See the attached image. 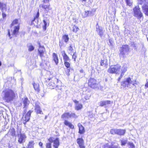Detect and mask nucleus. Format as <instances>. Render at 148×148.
I'll return each instance as SVG.
<instances>
[{"label":"nucleus","instance_id":"nucleus-63","mask_svg":"<svg viewBox=\"0 0 148 148\" xmlns=\"http://www.w3.org/2000/svg\"><path fill=\"white\" fill-rule=\"evenodd\" d=\"M81 1L82 2H84L86 3V0H82Z\"/></svg>","mask_w":148,"mask_h":148},{"label":"nucleus","instance_id":"nucleus-50","mask_svg":"<svg viewBox=\"0 0 148 148\" xmlns=\"http://www.w3.org/2000/svg\"><path fill=\"white\" fill-rule=\"evenodd\" d=\"M128 144L130 145L131 148H134V145L133 143L129 142Z\"/></svg>","mask_w":148,"mask_h":148},{"label":"nucleus","instance_id":"nucleus-17","mask_svg":"<svg viewBox=\"0 0 148 148\" xmlns=\"http://www.w3.org/2000/svg\"><path fill=\"white\" fill-rule=\"evenodd\" d=\"M100 65L107 68L108 67V63L107 59L104 58L101 59L100 62Z\"/></svg>","mask_w":148,"mask_h":148},{"label":"nucleus","instance_id":"nucleus-13","mask_svg":"<svg viewBox=\"0 0 148 148\" xmlns=\"http://www.w3.org/2000/svg\"><path fill=\"white\" fill-rule=\"evenodd\" d=\"M39 102L38 101L35 102L34 106L35 112L37 114H43V113L39 106Z\"/></svg>","mask_w":148,"mask_h":148},{"label":"nucleus","instance_id":"nucleus-30","mask_svg":"<svg viewBox=\"0 0 148 148\" xmlns=\"http://www.w3.org/2000/svg\"><path fill=\"white\" fill-rule=\"evenodd\" d=\"M62 39L66 43H67L69 40V38L68 34H64L62 36Z\"/></svg>","mask_w":148,"mask_h":148},{"label":"nucleus","instance_id":"nucleus-54","mask_svg":"<svg viewBox=\"0 0 148 148\" xmlns=\"http://www.w3.org/2000/svg\"><path fill=\"white\" fill-rule=\"evenodd\" d=\"M48 140L49 142L50 143H51L53 142V138L52 137H50L48 139Z\"/></svg>","mask_w":148,"mask_h":148},{"label":"nucleus","instance_id":"nucleus-18","mask_svg":"<svg viewBox=\"0 0 148 148\" xmlns=\"http://www.w3.org/2000/svg\"><path fill=\"white\" fill-rule=\"evenodd\" d=\"M75 47L74 44H70L69 45V46L67 47V51L69 54L74 52V48Z\"/></svg>","mask_w":148,"mask_h":148},{"label":"nucleus","instance_id":"nucleus-4","mask_svg":"<svg viewBox=\"0 0 148 148\" xmlns=\"http://www.w3.org/2000/svg\"><path fill=\"white\" fill-rule=\"evenodd\" d=\"M135 83H132L130 77H127L126 80L122 81L121 83V88L123 90H125L127 88L133 87Z\"/></svg>","mask_w":148,"mask_h":148},{"label":"nucleus","instance_id":"nucleus-32","mask_svg":"<svg viewBox=\"0 0 148 148\" xmlns=\"http://www.w3.org/2000/svg\"><path fill=\"white\" fill-rule=\"evenodd\" d=\"M43 10L44 13L46 15H47V14L50 12V11L51 10H52V8H42Z\"/></svg>","mask_w":148,"mask_h":148},{"label":"nucleus","instance_id":"nucleus-53","mask_svg":"<svg viewBox=\"0 0 148 148\" xmlns=\"http://www.w3.org/2000/svg\"><path fill=\"white\" fill-rule=\"evenodd\" d=\"M104 146L105 148H110L111 147V146L108 143L106 144Z\"/></svg>","mask_w":148,"mask_h":148},{"label":"nucleus","instance_id":"nucleus-45","mask_svg":"<svg viewBox=\"0 0 148 148\" xmlns=\"http://www.w3.org/2000/svg\"><path fill=\"white\" fill-rule=\"evenodd\" d=\"M70 118L71 117H73L75 118H77V116L74 113H70Z\"/></svg>","mask_w":148,"mask_h":148},{"label":"nucleus","instance_id":"nucleus-35","mask_svg":"<svg viewBox=\"0 0 148 148\" xmlns=\"http://www.w3.org/2000/svg\"><path fill=\"white\" fill-rule=\"evenodd\" d=\"M82 107V105L78 103H76L75 106V109L77 110H79L81 109Z\"/></svg>","mask_w":148,"mask_h":148},{"label":"nucleus","instance_id":"nucleus-62","mask_svg":"<svg viewBox=\"0 0 148 148\" xmlns=\"http://www.w3.org/2000/svg\"><path fill=\"white\" fill-rule=\"evenodd\" d=\"M74 101V102L75 103H76H76H78V101H77L76 100H74V101Z\"/></svg>","mask_w":148,"mask_h":148},{"label":"nucleus","instance_id":"nucleus-38","mask_svg":"<svg viewBox=\"0 0 148 148\" xmlns=\"http://www.w3.org/2000/svg\"><path fill=\"white\" fill-rule=\"evenodd\" d=\"M139 3V4L142 5L144 4L146 2H148L147 0H137Z\"/></svg>","mask_w":148,"mask_h":148},{"label":"nucleus","instance_id":"nucleus-21","mask_svg":"<svg viewBox=\"0 0 148 148\" xmlns=\"http://www.w3.org/2000/svg\"><path fill=\"white\" fill-rule=\"evenodd\" d=\"M7 5L6 4L0 1V9L1 11L7 10Z\"/></svg>","mask_w":148,"mask_h":148},{"label":"nucleus","instance_id":"nucleus-61","mask_svg":"<svg viewBox=\"0 0 148 148\" xmlns=\"http://www.w3.org/2000/svg\"><path fill=\"white\" fill-rule=\"evenodd\" d=\"M79 71L80 73H84V71L83 69H81Z\"/></svg>","mask_w":148,"mask_h":148},{"label":"nucleus","instance_id":"nucleus-59","mask_svg":"<svg viewBox=\"0 0 148 148\" xmlns=\"http://www.w3.org/2000/svg\"><path fill=\"white\" fill-rule=\"evenodd\" d=\"M11 131L12 132V135L13 136L14 135L15 129L14 128H13L11 130Z\"/></svg>","mask_w":148,"mask_h":148},{"label":"nucleus","instance_id":"nucleus-46","mask_svg":"<svg viewBox=\"0 0 148 148\" xmlns=\"http://www.w3.org/2000/svg\"><path fill=\"white\" fill-rule=\"evenodd\" d=\"M2 16L3 19H5L7 16L6 14L3 11H2Z\"/></svg>","mask_w":148,"mask_h":148},{"label":"nucleus","instance_id":"nucleus-48","mask_svg":"<svg viewBox=\"0 0 148 148\" xmlns=\"http://www.w3.org/2000/svg\"><path fill=\"white\" fill-rule=\"evenodd\" d=\"M131 46L134 47V48L136 49H137L136 44H135L134 42H132L131 43Z\"/></svg>","mask_w":148,"mask_h":148},{"label":"nucleus","instance_id":"nucleus-11","mask_svg":"<svg viewBox=\"0 0 148 148\" xmlns=\"http://www.w3.org/2000/svg\"><path fill=\"white\" fill-rule=\"evenodd\" d=\"M128 68L127 65L126 63L123 64L121 70V73L120 76L118 78V81H119L120 79L123 77L125 73L127 71Z\"/></svg>","mask_w":148,"mask_h":148},{"label":"nucleus","instance_id":"nucleus-41","mask_svg":"<svg viewBox=\"0 0 148 148\" xmlns=\"http://www.w3.org/2000/svg\"><path fill=\"white\" fill-rule=\"evenodd\" d=\"M77 53L76 52H74L72 56V58L73 60V61L75 62L76 61V59L77 58Z\"/></svg>","mask_w":148,"mask_h":148},{"label":"nucleus","instance_id":"nucleus-14","mask_svg":"<svg viewBox=\"0 0 148 148\" xmlns=\"http://www.w3.org/2000/svg\"><path fill=\"white\" fill-rule=\"evenodd\" d=\"M52 61L56 65H58L59 62V59L58 55L55 53H53L52 54Z\"/></svg>","mask_w":148,"mask_h":148},{"label":"nucleus","instance_id":"nucleus-57","mask_svg":"<svg viewBox=\"0 0 148 148\" xmlns=\"http://www.w3.org/2000/svg\"><path fill=\"white\" fill-rule=\"evenodd\" d=\"M49 0H43L42 1L43 3L45 4V3H49Z\"/></svg>","mask_w":148,"mask_h":148},{"label":"nucleus","instance_id":"nucleus-5","mask_svg":"<svg viewBox=\"0 0 148 148\" xmlns=\"http://www.w3.org/2000/svg\"><path fill=\"white\" fill-rule=\"evenodd\" d=\"M38 55L39 56L40 58L42 59L45 57L47 56L48 55L46 49L44 46H42L40 42H38Z\"/></svg>","mask_w":148,"mask_h":148},{"label":"nucleus","instance_id":"nucleus-16","mask_svg":"<svg viewBox=\"0 0 148 148\" xmlns=\"http://www.w3.org/2000/svg\"><path fill=\"white\" fill-rule=\"evenodd\" d=\"M77 142L79 148H85L84 140L82 138H77Z\"/></svg>","mask_w":148,"mask_h":148},{"label":"nucleus","instance_id":"nucleus-7","mask_svg":"<svg viewBox=\"0 0 148 148\" xmlns=\"http://www.w3.org/2000/svg\"><path fill=\"white\" fill-rule=\"evenodd\" d=\"M130 49L128 45L125 44L122 45L119 50L120 53L119 55L120 57L124 58L126 54H128Z\"/></svg>","mask_w":148,"mask_h":148},{"label":"nucleus","instance_id":"nucleus-64","mask_svg":"<svg viewBox=\"0 0 148 148\" xmlns=\"http://www.w3.org/2000/svg\"><path fill=\"white\" fill-rule=\"evenodd\" d=\"M111 148H117V147L116 146H114L112 147Z\"/></svg>","mask_w":148,"mask_h":148},{"label":"nucleus","instance_id":"nucleus-34","mask_svg":"<svg viewBox=\"0 0 148 148\" xmlns=\"http://www.w3.org/2000/svg\"><path fill=\"white\" fill-rule=\"evenodd\" d=\"M72 29L73 32L75 33L79 30L78 27L75 25H73Z\"/></svg>","mask_w":148,"mask_h":148},{"label":"nucleus","instance_id":"nucleus-52","mask_svg":"<svg viewBox=\"0 0 148 148\" xmlns=\"http://www.w3.org/2000/svg\"><path fill=\"white\" fill-rule=\"evenodd\" d=\"M100 106H103L104 105H106L105 103V101H102L100 103Z\"/></svg>","mask_w":148,"mask_h":148},{"label":"nucleus","instance_id":"nucleus-10","mask_svg":"<svg viewBox=\"0 0 148 148\" xmlns=\"http://www.w3.org/2000/svg\"><path fill=\"white\" fill-rule=\"evenodd\" d=\"M14 97V93H5L4 98L6 102H8L12 100Z\"/></svg>","mask_w":148,"mask_h":148},{"label":"nucleus","instance_id":"nucleus-33","mask_svg":"<svg viewBox=\"0 0 148 148\" xmlns=\"http://www.w3.org/2000/svg\"><path fill=\"white\" fill-rule=\"evenodd\" d=\"M118 129H111L110 131V133L112 134L118 135Z\"/></svg>","mask_w":148,"mask_h":148},{"label":"nucleus","instance_id":"nucleus-6","mask_svg":"<svg viewBox=\"0 0 148 148\" xmlns=\"http://www.w3.org/2000/svg\"><path fill=\"white\" fill-rule=\"evenodd\" d=\"M12 27V29L11 30V34L10 30L9 29L8 30V35L10 37V39H11L12 38V37L11 36V35L12 36L16 37L18 35L19 30L20 29V25L19 24H18L16 26H14Z\"/></svg>","mask_w":148,"mask_h":148},{"label":"nucleus","instance_id":"nucleus-9","mask_svg":"<svg viewBox=\"0 0 148 148\" xmlns=\"http://www.w3.org/2000/svg\"><path fill=\"white\" fill-rule=\"evenodd\" d=\"M88 85L90 87L94 89L98 88V84L96 79L93 78H90L89 79Z\"/></svg>","mask_w":148,"mask_h":148},{"label":"nucleus","instance_id":"nucleus-47","mask_svg":"<svg viewBox=\"0 0 148 148\" xmlns=\"http://www.w3.org/2000/svg\"><path fill=\"white\" fill-rule=\"evenodd\" d=\"M64 43L61 41H59V45L60 48H62V47L64 46Z\"/></svg>","mask_w":148,"mask_h":148},{"label":"nucleus","instance_id":"nucleus-43","mask_svg":"<svg viewBox=\"0 0 148 148\" xmlns=\"http://www.w3.org/2000/svg\"><path fill=\"white\" fill-rule=\"evenodd\" d=\"M34 47L32 45H29L28 47V50L29 51H31L34 50Z\"/></svg>","mask_w":148,"mask_h":148},{"label":"nucleus","instance_id":"nucleus-40","mask_svg":"<svg viewBox=\"0 0 148 148\" xmlns=\"http://www.w3.org/2000/svg\"><path fill=\"white\" fill-rule=\"evenodd\" d=\"M120 140L122 145H125L127 143V140L126 139H122Z\"/></svg>","mask_w":148,"mask_h":148},{"label":"nucleus","instance_id":"nucleus-27","mask_svg":"<svg viewBox=\"0 0 148 148\" xmlns=\"http://www.w3.org/2000/svg\"><path fill=\"white\" fill-rule=\"evenodd\" d=\"M70 113H66L64 114L61 116V118H62L64 120L66 119L70 118Z\"/></svg>","mask_w":148,"mask_h":148},{"label":"nucleus","instance_id":"nucleus-49","mask_svg":"<svg viewBox=\"0 0 148 148\" xmlns=\"http://www.w3.org/2000/svg\"><path fill=\"white\" fill-rule=\"evenodd\" d=\"M46 147L47 148H51V143H47L46 145Z\"/></svg>","mask_w":148,"mask_h":148},{"label":"nucleus","instance_id":"nucleus-2","mask_svg":"<svg viewBox=\"0 0 148 148\" xmlns=\"http://www.w3.org/2000/svg\"><path fill=\"white\" fill-rule=\"evenodd\" d=\"M61 54L64 61V65L67 68L65 71V73L66 75L69 76L70 75L69 73L71 70L70 62L71 60L64 51L61 52Z\"/></svg>","mask_w":148,"mask_h":148},{"label":"nucleus","instance_id":"nucleus-36","mask_svg":"<svg viewBox=\"0 0 148 148\" xmlns=\"http://www.w3.org/2000/svg\"><path fill=\"white\" fill-rule=\"evenodd\" d=\"M34 144V141L32 140L29 141L27 148H33Z\"/></svg>","mask_w":148,"mask_h":148},{"label":"nucleus","instance_id":"nucleus-51","mask_svg":"<svg viewBox=\"0 0 148 148\" xmlns=\"http://www.w3.org/2000/svg\"><path fill=\"white\" fill-rule=\"evenodd\" d=\"M90 97V95H85L84 96V98L86 100H88L89 99Z\"/></svg>","mask_w":148,"mask_h":148},{"label":"nucleus","instance_id":"nucleus-42","mask_svg":"<svg viewBox=\"0 0 148 148\" xmlns=\"http://www.w3.org/2000/svg\"><path fill=\"white\" fill-rule=\"evenodd\" d=\"M43 22L44 23V25L42 26V28L44 31H45L46 29L47 23L46 21L45 20H43Z\"/></svg>","mask_w":148,"mask_h":148},{"label":"nucleus","instance_id":"nucleus-31","mask_svg":"<svg viewBox=\"0 0 148 148\" xmlns=\"http://www.w3.org/2000/svg\"><path fill=\"white\" fill-rule=\"evenodd\" d=\"M125 130L122 129H119L118 132V135L120 136H123L125 133Z\"/></svg>","mask_w":148,"mask_h":148},{"label":"nucleus","instance_id":"nucleus-15","mask_svg":"<svg viewBox=\"0 0 148 148\" xmlns=\"http://www.w3.org/2000/svg\"><path fill=\"white\" fill-rule=\"evenodd\" d=\"M143 12L146 16H148V2H146L142 6Z\"/></svg>","mask_w":148,"mask_h":148},{"label":"nucleus","instance_id":"nucleus-56","mask_svg":"<svg viewBox=\"0 0 148 148\" xmlns=\"http://www.w3.org/2000/svg\"><path fill=\"white\" fill-rule=\"evenodd\" d=\"M106 105L109 104H110L111 103V101H104Z\"/></svg>","mask_w":148,"mask_h":148},{"label":"nucleus","instance_id":"nucleus-3","mask_svg":"<svg viewBox=\"0 0 148 148\" xmlns=\"http://www.w3.org/2000/svg\"><path fill=\"white\" fill-rule=\"evenodd\" d=\"M122 66L119 64H114L110 66L107 72L110 74H119L121 71Z\"/></svg>","mask_w":148,"mask_h":148},{"label":"nucleus","instance_id":"nucleus-23","mask_svg":"<svg viewBox=\"0 0 148 148\" xmlns=\"http://www.w3.org/2000/svg\"><path fill=\"white\" fill-rule=\"evenodd\" d=\"M26 138L25 134H21L18 140V142L20 143H23L25 142V139Z\"/></svg>","mask_w":148,"mask_h":148},{"label":"nucleus","instance_id":"nucleus-8","mask_svg":"<svg viewBox=\"0 0 148 148\" xmlns=\"http://www.w3.org/2000/svg\"><path fill=\"white\" fill-rule=\"evenodd\" d=\"M134 16L138 19H140L143 17V15L139 6H135L133 9Z\"/></svg>","mask_w":148,"mask_h":148},{"label":"nucleus","instance_id":"nucleus-19","mask_svg":"<svg viewBox=\"0 0 148 148\" xmlns=\"http://www.w3.org/2000/svg\"><path fill=\"white\" fill-rule=\"evenodd\" d=\"M32 84L35 92H39L40 91V89L39 84L37 82H34Z\"/></svg>","mask_w":148,"mask_h":148},{"label":"nucleus","instance_id":"nucleus-20","mask_svg":"<svg viewBox=\"0 0 148 148\" xmlns=\"http://www.w3.org/2000/svg\"><path fill=\"white\" fill-rule=\"evenodd\" d=\"M32 111L29 110L26 114L24 117L23 118V120L26 121H28L30 119L31 113Z\"/></svg>","mask_w":148,"mask_h":148},{"label":"nucleus","instance_id":"nucleus-37","mask_svg":"<svg viewBox=\"0 0 148 148\" xmlns=\"http://www.w3.org/2000/svg\"><path fill=\"white\" fill-rule=\"evenodd\" d=\"M41 7L42 8H51V7L50 4H45L44 3H42L39 6Z\"/></svg>","mask_w":148,"mask_h":148},{"label":"nucleus","instance_id":"nucleus-55","mask_svg":"<svg viewBox=\"0 0 148 148\" xmlns=\"http://www.w3.org/2000/svg\"><path fill=\"white\" fill-rule=\"evenodd\" d=\"M89 16L92 15H93V12L92 11L88 10Z\"/></svg>","mask_w":148,"mask_h":148},{"label":"nucleus","instance_id":"nucleus-29","mask_svg":"<svg viewBox=\"0 0 148 148\" xmlns=\"http://www.w3.org/2000/svg\"><path fill=\"white\" fill-rule=\"evenodd\" d=\"M59 145V142L58 139V138H56L53 141V146L55 147V148H58Z\"/></svg>","mask_w":148,"mask_h":148},{"label":"nucleus","instance_id":"nucleus-1","mask_svg":"<svg viewBox=\"0 0 148 148\" xmlns=\"http://www.w3.org/2000/svg\"><path fill=\"white\" fill-rule=\"evenodd\" d=\"M45 83L48 86L49 88L53 89L56 88V90H61L63 86L61 81L57 79L55 76H53L48 78H45Z\"/></svg>","mask_w":148,"mask_h":148},{"label":"nucleus","instance_id":"nucleus-28","mask_svg":"<svg viewBox=\"0 0 148 148\" xmlns=\"http://www.w3.org/2000/svg\"><path fill=\"white\" fill-rule=\"evenodd\" d=\"M96 31L98 32V34L101 37H102L103 34V32L102 29L100 28V27L98 26V28H96Z\"/></svg>","mask_w":148,"mask_h":148},{"label":"nucleus","instance_id":"nucleus-60","mask_svg":"<svg viewBox=\"0 0 148 148\" xmlns=\"http://www.w3.org/2000/svg\"><path fill=\"white\" fill-rule=\"evenodd\" d=\"M42 143L41 142L39 143V145L41 147L42 146Z\"/></svg>","mask_w":148,"mask_h":148},{"label":"nucleus","instance_id":"nucleus-44","mask_svg":"<svg viewBox=\"0 0 148 148\" xmlns=\"http://www.w3.org/2000/svg\"><path fill=\"white\" fill-rule=\"evenodd\" d=\"M88 10L85 11L84 14H83V16L84 18L86 17L89 16Z\"/></svg>","mask_w":148,"mask_h":148},{"label":"nucleus","instance_id":"nucleus-22","mask_svg":"<svg viewBox=\"0 0 148 148\" xmlns=\"http://www.w3.org/2000/svg\"><path fill=\"white\" fill-rule=\"evenodd\" d=\"M23 103L24 107V108L26 109L29 103V101L27 97H25L23 99Z\"/></svg>","mask_w":148,"mask_h":148},{"label":"nucleus","instance_id":"nucleus-26","mask_svg":"<svg viewBox=\"0 0 148 148\" xmlns=\"http://www.w3.org/2000/svg\"><path fill=\"white\" fill-rule=\"evenodd\" d=\"M66 125L68 126L70 128L73 129L74 128V126L70 122L65 120L64 122Z\"/></svg>","mask_w":148,"mask_h":148},{"label":"nucleus","instance_id":"nucleus-12","mask_svg":"<svg viewBox=\"0 0 148 148\" xmlns=\"http://www.w3.org/2000/svg\"><path fill=\"white\" fill-rule=\"evenodd\" d=\"M39 16V13L38 11L36 14L34 16V19L31 22L30 25H34V26L36 25L38 23V18Z\"/></svg>","mask_w":148,"mask_h":148},{"label":"nucleus","instance_id":"nucleus-58","mask_svg":"<svg viewBox=\"0 0 148 148\" xmlns=\"http://www.w3.org/2000/svg\"><path fill=\"white\" fill-rule=\"evenodd\" d=\"M146 81L147 82L145 84V88H148V79H147Z\"/></svg>","mask_w":148,"mask_h":148},{"label":"nucleus","instance_id":"nucleus-25","mask_svg":"<svg viewBox=\"0 0 148 148\" xmlns=\"http://www.w3.org/2000/svg\"><path fill=\"white\" fill-rule=\"evenodd\" d=\"M77 126L79 128V133L81 134H84L85 132L84 127L80 123H78Z\"/></svg>","mask_w":148,"mask_h":148},{"label":"nucleus","instance_id":"nucleus-24","mask_svg":"<svg viewBox=\"0 0 148 148\" xmlns=\"http://www.w3.org/2000/svg\"><path fill=\"white\" fill-rule=\"evenodd\" d=\"M19 23V19L18 18H15L12 21L10 25V28H12L13 26H14V25H16L18 24L20 25V23Z\"/></svg>","mask_w":148,"mask_h":148},{"label":"nucleus","instance_id":"nucleus-39","mask_svg":"<svg viewBox=\"0 0 148 148\" xmlns=\"http://www.w3.org/2000/svg\"><path fill=\"white\" fill-rule=\"evenodd\" d=\"M126 5L129 6H131L132 5V2L131 0H125Z\"/></svg>","mask_w":148,"mask_h":148}]
</instances>
